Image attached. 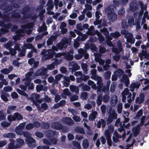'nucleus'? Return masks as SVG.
I'll use <instances>...</instances> for the list:
<instances>
[{
	"label": "nucleus",
	"mask_w": 149,
	"mask_h": 149,
	"mask_svg": "<svg viewBox=\"0 0 149 149\" xmlns=\"http://www.w3.org/2000/svg\"><path fill=\"white\" fill-rule=\"evenodd\" d=\"M16 91L20 95L26 97H27L28 96V95L26 93L19 89H16Z\"/></svg>",
	"instance_id": "nucleus-43"
},
{
	"label": "nucleus",
	"mask_w": 149,
	"mask_h": 149,
	"mask_svg": "<svg viewBox=\"0 0 149 149\" xmlns=\"http://www.w3.org/2000/svg\"><path fill=\"white\" fill-rule=\"evenodd\" d=\"M101 32L103 33V35L105 36H108V35L109 34V32L108 30L107 29L105 28H104L103 29H101Z\"/></svg>",
	"instance_id": "nucleus-49"
},
{
	"label": "nucleus",
	"mask_w": 149,
	"mask_h": 149,
	"mask_svg": "<svg viewBox=\"0 0 149 149\" xmlns=\"http://www.w3.org/2000/svg\"><path fill=\"white\" fill-rule=\"evenodd\" d=\"M116 75L118 77H120L124 74V72L121 69H118L116 72Z\"/></svg>",
	"instance_id": "nucleus-46"
},
{
	"label": "nucleus",
	"mask_w": 149,
	"mask_h": 149,
	"mask_svg": "<svg viewBox=\"0 0 149 149\" xmlns=\"http://www.w3.org/2000/svg\"><path fill=\"white\" fill-rule=\"evenodd\" d=\"M108 130H106L105 132H106L107 130L108 131L109 134H111V133H112L114 130V127L113 125H109L108 127Z\"/></svg>",
	"instance_id": "nucleus-51"
},
{
	"label": "nucleus",
	"mask_w": 149,
	"mask_h": 149,
	"mask_svg": "<svg viewBox=\"0 0 149 149\" xmlns=\"http://www.w3.org/2000/svg\"><path fill=\"white\" fill-rule=\"evenodd\" d=\"M80 66L77 63L74 64L72 66V71H74L78 70L80 69Z\"/></svg>",
	"instance_id": "nucleus-52"
},
{
	"label": "nucleus",
	"mask_w": 149,
	"mask_h": 149,
	"mask_svg": "<svg viewBox=\"0 0 149 149\" xmlns=\"http://www.w3.org/2000/svg\"><path fill=\"white\" fill-rule=\"evenodd\" d=\"M123 105L122 103H119L117 107V111L118 113H120L122 112Z\"/></svg>",
	"instance_id": "nucleus-59"
},
{
	"label": "nucleus",
	"mask_w": 149,
	"mask_h": 149,
	"mask_svg": "<svg viewBox=\"0 0 149 149\" xmlns=\"http://www.w3.org/2000/svg\"><path fill=\"white\" fill-rule=\"evenodd\" d=\"M14 114L15 121L16 120H19L22 119L23 118L22 116L18 112L15 113Z\"/></svg>",
	"instance_id": "nucleus-31"
},
{
	"label": "nucleus",
	"mask_w": 149,
	"mask_h": 149,
	"mask_svg": "<svg viewBox=\"0 0 149 149\" xmlns=\"http://www.w3.org/2000/svg\"><path fill=\"white\" fill-rule=\"evenodd\" d=\"M16 144H15L16 148H19L22 147L24 144V141L21 138H17L16 140Z\"/></svg>",
	"instance_id": "nucleus-13"
},
{
	"label": "nucleus",
	"mask_w": 149,
	"mask_h": 149,
	"mask_svg": "<svg viewBox=\"0 0 149 149\" xmlns=\"http://www.w3.org/2000/svg\"><path fill=\"white\" fill-rule=\"evenodd\" d=\"M50 143L52 144H53L54 145L57 144V140L56 138L53 137L52 138H50L49 139Z\"/></svg>",
	"instance_id": "nucleus-61"
},
{
	"label": "nucleus",
	"mask_w": 149,
	"mask_h": 149,
	"mask_svg": "<svg viewBox=\"0 0 149 149\" xmlns=\"http://www.w3.org/2000/svg\"><path fill=\"white\" fill-rule=\"evenodd\" d=\"M47 5L48 6L47 8V10H53L54 7V5L52 0H49Z\"/></svg>",
	"instance_id": "nucleus-24"
},
{
	"label": "nucleus",
	"mask_w": 149,
	"mask_h": 149,
	"mask_svg": "<svg viewBox=\"0 0 149 149\" xmlns=\"http://www.w3.org/2000/svg\"><path fill=\"white\" fill-rule=\"evenodd\" d=\"M111 73L110 71H107L104 74V78L106 79H109L111 77Z\"/></svg>",
	"instance_id": "nucleus-53"
},
{
	"label": "nucleus",
	"mask_w": 149,
	"mask_h": 149,
	"mask_svg": "<svg viewBox=\"0 0 149 149\" xmlns=\"http://www.w3.org/2000/svg\"><path fill=\"white\" fill-rule=\"evenodd\" d=\"M121 49H122V48H120L119 47V50L116 48H115L112 50L113 52H114L116 54L113 56V60L116 62H118L120 59V56L119 54L121 52Z\"/></svg>",
	"instance_id": "nucleus-4"
},
{
	"label": "nucleus",
	"mask_w": 149,
	"mask_h": 149,
	"mask_svg": "<svg viewBox=\"0 0 149 149\" xmlns=\"http://www.w3.org/2000/svg\"><path fill=\"white\" fill-rule=\"evenodd\" d=\"M31 100L32 101L33 104H34L37 108L38 111H40L41 110V107L39 104H38L36 100L33 97H31Z\"/></svg>",
	"instance_id": "nucleus-35"
},
{
	"label": "nucleus",
	"mask_w": 149,
	"mask_h": 149,
	"mask_svg": "<svg viewBox=\"0 0 149 149\" xmlns=\"http://www.w3.org/2000/svg\"><path fill=\"white\" fill-rule=\"evenodd\" d=\"M0 72L2 74H6L10 73V71L8 69L3 68L1 70Z\"/></svg>",
	"instance_id": "nucleus-62"
},
{
	"label": "nucleus",
	"mask_w": 149,
	"mask_h": 149,
	"mask_svg": "<svg viewBox=\"0 0 149 149\" xmlns=\"http://www.w3.org/2000/svg\"><path fill=\"white\" fill-rule=\"evenodd\" d=\"M102 97V101L105 103L108 102L110 100V97L107 95H104Z\"/></svg>",
	"instance_id": "nucleus-48"
},
{
	"label": "nucleus",
	"mask_w": 149,
	"mask_h": 149,
	"mask_svg": "<svg viewBox=\"0 0 149 149\" xmlns=\"http://www.w3.org/2000/svg\"><path fill=\"white\" fill-rule=\"evenodd\" d=\"M64 57L67 60L71 61L73 58V56L69 52L64 53Z\"/></svg>",
	"instance_id": "nucleus-20"
},
{
	"label": "nucleus",
	"mask_w": 149,
	"mask_h": 149,
	"mask_svg": "<svg viewBox=\"0 0 149 149\" xmlns=\"http://www.w3.org/2000/svg\"><path fill=\"white\" fill-rule=\"evenodd\" d=\"M82 146L85 149L87 148L88 147L89 143L87 139H85L83 141L82 143Z\"/></svg>",
	"instance_id": "nucleus-45"
},
{
	"label": "nucleus",
	"mask_w": 149,
	"mask_h": 149,
	"mask_svg": "<svg viewBox=\"0 0 149 149\" xmlns=\"http://www.w3.org/2000/svg\"><path fill=\"white\" fill-rule=\"evenodd\" d=\"M63 76V75L61 74H58L55 76V81L58 83V81L60 80L61 78Z\"/></svg>",
	"instance_id": "nucleus-54"
},
{
	"label": "nucleus",
	"mask_w": 149,
	"mask_h": 149,
	"mask_svg": "<svg viewBox=\"0 0 149 149\" xmlns=\"http://www.w3.org/2000/svg\"><path fill=\"white\" fill-rule=\"evenodd\" d=\"M110 35L115 39H117L121 36L120 33L118 31H115L114 33H111Z\"/></svg>",
	"instance_id": "nucleus-26"
},
{
	"label": "nucleus",
	"mask_w": 149,
	"mask_h": 149,
	"mask_svg": "<svg viewBox=\"0 0 149 149\" xmlns=\"http://www.w3.org/2000/svg\"><path fill=\"white\" fill-rule=\"evenodd\" d=\"M97 36H98V39L100 42H102L104 40V38L102 34L98 31H97L96 33Z\"/></svg>",
	"instance_id": "nucleus-36"
},
{
	"label": "nucleus",
	"mask_w": 149,
	"mask_h": 149,
	"mask_svg": "<svg viewBox=\"0 0 149 149\" xmlns=\"http://www.w3.org/2000/svg\"><path fill=\"white\" fill-rule=\"evenodd\" d=\"M97 115V113L96 111H94L92 112L91 114L88 116V120L90 121L94 120Z\"/></svg>",
	"instance_id": "nucleus-19"
},
{
	"label": "nucleus",
	"mask_w": 149,
	"mask_h": 149,
	"mask_svg": "<svg viewBox=\"0 0 149 149\" xmlns=\"http://www.w3.org/2000/svg\"><path fill=\"white\" fill-rule=\"evenodd\" d=\"M117 113L114 110H113L112 112L109 114L106 122L107 125L111 123L114 119H116L117 118Z\"/></svg>",
	"instance_id": "nucleus-3"
},
{
	"label": "nucleus",
	"mask_w": 149,
	"mask_h": 149,
	"mask_svg": "<svg viewBox=\"0 0 149 149\" xmlns=\"http://www.w3.org/2000/svg\"><path fill=\"white\" fill-rule=\"evenodd\" d=\"M113 8H111L110 6H109L108 7L105 8L104 10V12L107 14V16L108 15H109L111 14V13L113 12Z\"/></svg>",
	"instance_id": "nucleus-23"
},
{
	"label": "nucleus",
	"mask_w": 149,
	"mask_h": 149,
	"mask_svg": "<svg viewBox=\"0 0 149 149\" xmlns=\"http://www.w3.org/2000/svg\"><path fill=\"white\" fill-rule=\"evenodd\" d=\"M26 49L22 48V50H21V51H19L20 52L18 54V56L19 57L24 56L25 55Z\"/></svg>",
	"instance_id": "nucleus-47"
},
{
	"label": "nucleus",
	"mask_w": 149,
	"mask_h": 149,
	"mask_svg": "<svg viewBox=\"0 0 149 149\" xmlns=\"http://www.w3.org/2000/svg\"><path fill=\"white\" fill-rule=\"evenodd\" d=\"M35 135L37 137L40 138H42L44 136L43 133L39 132H36L35 133Z\"/></svg>",
	"instance_id": "nucleus-60"
},
{
	"label": "nucleus",
	"mask_w": 149,
	"mask_h": 149,
	"mask_svg": "<svg viewBox=\"0 0 149 149\" xmlns=\"http://www.w3.org/2000/svg\"><path fill=\"white\" fill-rule=\"evenodd\" d=\"M31 8L28 6H27L24 7L22 9V11L20 10V13L23 15L22 19H29L31 17V15L29 13L30 12Z\"/></svg>",
	"instance_id": "nucleus-1"
},
{
	"label": "nucleus",
	"mask_w": 149,
	"mask_h": 149,
	"mask_svg": "<svg viewBox=\"0 0 149 149\" xmlns=\"http://www.w3.org/2000/svg\"><path fill=\"white\" fill-rule=\"evenodd\" d=\"M47 72V70L46 68L44 67L41 69H38L35 73L33 76H43L46 75Z\"/></svg>",
	"instance_id": "nucleus-7"
},
{
	"label": "nucleus",
	"mask_w": 149,
	"mask_h": 149,
	"mask_svg": "<svg viewBox=\"0 0 149 149\" xmlns=\"http://www.w3.org/2000/svg\"><path fill=\"white\" fill-rule=\"evenodd\" d=\"M70 42V41L68 39H63L60 42L57 44L56 46L59 49L62 50L63 48H66Z\"/></svg>",
	"instance_id": "nucleus-2"
},
{
	"label": "nucleus",
	"mask_w": 149,
	"mask_h": 149,
	"mask_svg": "<svg viewBox=\"0 0 149 149\" xmlns=\"http://www.w3.org/2000/svg\"><path fill=\"white\" fill-rule=\"evenodd\" d=\"M10 143L8 145V149H16L15 145V140L13 139H9Z\"/></svg>",
	"instance_id": "nucleus-16"
},
{
	"label": "nucleus",
	"mask_w": 149,
	"mask_h": 149,
	"mask_svg": "<svg viewBox=\"0 0 149 149\" xmlns=\"http://www.w3.org/2000/svg\"><path fill=\"white\" fill-rule=\"evenodd\" d=\"M130 10L132 12L136 11L138 9V6L137 2L136 1H132L129 6Z\"/></svg>",
	"instance_id": "nucleus-8"
},
{
	"label": "nucleus",
	"mask_w": 149,
	"mask_h": 149,
	"mask_svg": "<svg viewBox=\"0 0 149 149\" xmlns=\"http://www.w3.org/2000/svg\"><path fill=\"white\" fill-rule=\"evenodd\" d=\"M75 132L78 133L84 134L85 133V131L83 128L79 127H76L74 129Z\"/></svg>",
	"instance_id": "nucleus-30"
},
{
	"label": "nucleus",
	"mask_w": 149,
	"mask_h": 149,
	"mask_svg": "<svg viewBox=\"0 0 149 149\" xmlns=\"http://www.w3.org/2000/svg\"><path fill=\"white\" fill-rule=\"evenodd\" d=\"M70 91L72 92H74L76 93H77L79 92V90L78 87H77L76 86L72 85L70 86Z\"/></svg>",
	"instance_id": "nucleus-34"
},
{
	"label": "nucleus",
	"mask_w": 149,
	"mask_h": 149,
	"mask_svg": "<svg viewBox=\"0 0 149 149\" xmlns=\"http://www.w3.org/2000/svg\"><path fill=\"white\" fill-rule=\"evenodd\" d=\"M106 122L103 119H101L98 120L97 123V127L98 128H100L101 127L104 128L105 127Z\"/></svg>",
	"instance_id": "nucleus-14"
},
{
	"label": "nucleus",
	"mask_w": 149,
	"mask_h": 149,
	"mask_svg": "<svg viewBox=\"0 0 149 149\" xmlns=\"http://www.w3.org/2000/svg\"><path fill=\"white\" fill-rule=\"evenodd\" d=\"M42 128L45 129H49L50 127L49 124L48 123H43L41 125Z\"/></svg>",
	"instance_id": "nucleus-44"
},
{
	"label": "nucleus",
	"mask_w": 149,
	"mask_h": 149,
	"mask_svg": "<svg viewBox=\"0 0 149 149\" xmlns=\"http://www.w3.org/2000/svg\"><path fill=\"white\" fill-rule=\"evenodd\" d=\"M89 33L91 35H95L96 34L97 31L94 30V27L93 26H91L90 27L89 29H88Z\"/></svg>",
	"instance_id": "nucleus-33"
},
{
	"label": "nucleus",
	"mask_w": 149,
	"mask_h": 149,
	"mask_svg": "<svg viewBox=\"0 0 149 149\" xmlns=\"http://www.w3.org/2000/svg\"><path fill=\"white\" fill-rule=\"evenodd\" d=\"M84 82L81 83L80 84L78 85L79 88H81L84 91H88L91 89V87L87 85H84Z\"/></svg>",
	"instance_id": "nucleus-17"
},
{
	"label": "nucleus",
	"mask_w": 149,
	"mask_h": 149,
	"mask_svg": "<svg viewBox=\"0 0 149 149\" xmlns=\"http://www.w3.org/2000/svg\"><path fill=\"white\" fill-rule=\"evenodd\" d=\"M9 50L10 51V54L12 56H14L17 54V52L13 48H10Z\"/></svg>",
	"instance_id": "nucleus-64"
},
{
	"label": "nucleus",
	"mask_w": 149,
	"mask_h": 149,
	"mask_svg": "<svg viewBox=\"0 0 149 149\" xmlns=\"http://www.w3.org/2000/svg\"><path fill=\"white\" fill-rule=\"evenodd\" d=\"M128 23L129 25L130 26H132L133 25H135L134 19L132 15H130L128 20Z\"/></svg>",
	"instance_id": "nucleus-25"
},
{
	"label": "nucleus",
	"mask_w": 149,
	"mask_h": 149,
	"mask_svg": "<svg viewBox=\"0 0 149 149\" xmlns=\"http://www.w3.org/2000/svg\"><path fill=\"white\" fill-rule=\"evenodd\" d=\"M26 141L29 146L31 147H35L36 146V141L32 137H30L27 139H26Z\"/></svg>",
	"instance_id": "nucleus-11"
},
{
	"label": "nucleus",
	"mask_w": 149,
	"mask_h": 149,
	"mask_svg": "<svg viewBox=\"0 0 149 149\" xmlns=\"http://www.w3.org/2000/svg\"><path fill=\"white\" fill-rule=\"evenodd\" d=\"M34 127V125L32 123H30L27 124L25 126L26 129L28 130H29L33 129Z\"/></svg>",
	"instance_id": "nucleus-50"
},
{
	"label": "nucleus",
	"mask_w": 149,
	"mask_h": 149,
	"mask_svg": "<svg viewBox=\"0 0 149 149\" xmlns=\"http://www.w3.org/2000/svg\"><path fill=\"white\" fill-rule=\"evenodd\" d=\"M3 90L6 92H10L13 90L12 88L10 86H5L3 88Z\"/></svg>",
	"instance_id": "nucleus-55"
},
{
	"label": "nucleus",
	"mask_w": 149,
	"mask_h": 149,
	"mask_svg": "<svg viewBox=\"0 0 149 149\" xmlns=\"http://www.w3.org/2000/svg\"><path fill=\"white\" fill-rule=\"evenodd\" d=\"M143 114V110L142 109H140L137 113L136 115L134 117V120H138L140 119L141 117Z\"/></svg>",
	"instance_id": "nucleus-21"
},
{
	"label": "nucleus",
	"mask_w": 149,
	"mask_h": 149,
	"mask_svg": "<svg viewBox=\"0 0 149 149\" xmlns=\"http://www.w3.org/2000/svg\"><path fill=\"white\" fill-rule=\"evenodd\" d=\"M36 89L37 92H39L42 91H46L45 88L42 85H37L36 86Z\"/></svg>",
	"instance_id": "nucleus-41"
},
{
	"label": "nucleus",
	"mask_w": 149,
	"mask_h": 149,
	"mask_svg": "<svg viewBox=\"0 0 149 149\" xmlns=\"http://www.w3.org/2000/svg\"><path fill=\"white\" fill-rule=\"evenodd\" d=\"M9 8V10H12V6L7 3L6 0H3L0 5V9L3 10H6Z\"/></svg>",
	"instance_id": "nucleus-5"
},
{
	"label": "nucleus",
	"mask_w": 149,
	"mask_h": 149,
	"mask_svg": "<svg viewBox=\"0 0 149 149\" xmlns=\"http://www.w3.org/2000/svg\"><path fill=\"white\" fill-rule=\"evenodd\" d=\"M6 115V113L4 112L3 110L0 111V121L5 119Z\"/></svg>",
	"instance_id": "nucleus-38"
},
{
	"label": "nucleus",
	"mask_w": 149,
	"mask_h": 149,
	"mask_svg": "<svg viewBox=\"0 0 149 149\" xmlns=\"http://www.w3.org/2000/svg\"><path fill=\"white\" fill-rule=\"evenodd\" d=\"M46 134L47 136L49 138L54 136L56 134V131L49 130L47 131Z\"/></svg>",
	"instance_id": "nucleus-29"
},
{
	"label": "nucleus",
	"mask_w": 149,
	"mask_h": 149,
	"mask_svg": "<svg viewBox=\"0 0 149 149\" xmlns=\"http://www.w3.org/2000/svg\"><path fill=\"white\" fill-rule=\"evenodd\" d=\"M81 67L84 73L86 74L88 73V65L86 63H82L81 64Z\"/></svg>",
	"instance_id": "nucleus-37"
},
{
	"label": "nucleus",
	"mask_w": 149,
	"mask_h": 149,
	"mask_svg": "<svg viewBox=\"0 0 149 149\" xmlns=\"http://www.w3.org/2000/svg\"><path fill=\"white\" fill-rule=\"evenodd\" d=\"M4 22H9L10 21L11 18L10 16L5 15L1 17Z\"/></svg>",
	"instance_id": "nucleus-40"
},
{
	"label": "nucleus",
	"mask_w": 149,
	"mask_h": 149,
	"mask_svg": "<svg viewBox=\"0 0 149 149\" xmlns=\"http://www.w3.org/2000/svg\"><path fill=\"white\" fill-rule=\"evenodd\" d=\"M9 96V95L6 93H3L1 95V98L2 100L4 102H8V97Z\"/></svg>",
	"instance_id": "nucleus-27"
},
{
	"label": "nucleus",
	"mask_w": 149,
	"mask_h": 149,
	"mask_svg": "<svg viewBox=\"0 0 149 149\" xmlns=\"http://www.w3.org/2000/svg\"><path fill=\"white\" fill-rule=\"evenodd\" d=\"M132 35L127 37V42L130 43L132 44H134L135 42V40L134 38H132Z\"/></svg>",
	"instance_id": "nucleus-32"
},
{
	"label": "nucleus",
	"mask_w": 149,
	"mask_h": 149,
	"mask_svg": "<svg viewBox=\"0 0 149 149\" xmlns=\"http://www.w3.org/2000/svg\"><path fill=\"white\" fill-rule=\"evenodd\" d=\"M118 100L116 95L113 96L111 98L110 103L112 106H114L118 102Z\"/></svg>",
	"instance_id": "nucleus-22"
},
{
	"label": "nucleus",
	"mask_w": 149,
	"mask_h": 149,
	"mask_svg": "<svg viewBox=\"0 0 149 149\" xmlns=\"http://www.w3.org/2000/svg\"><path fill=\"white\" fill-rule=\"evenodd\" d=\"M3 136L4 137L9 138V139H13L15 138V134L13 133H9L4 134Z\"/></svg>",
	"instance_id": "nucleus-28"
},
{
	"label": "nucleus",
	"mask_w": 149,
	"mask_h": 149,
	"mask_svg": "<svg viewBox=\"0 0 149 149\" xmlns=\"http://www.w3.org/2000/svg\"><path fill=\"white\" fill-rule=\"evenodd\" d=\"M16 106H11L8 107L7 110V113L8 114H10L12 111L14 110Z\"/></svg>",
	"instance_id": "nucleus-39"
},
{
	"label": "nucleus",
	"mask_w": 149,
	"mask_h": 149,
	"mask_svg": "<svg viewBox=\"0 0 149 149\" xmlns=\"http://www.w3.org/2000/svg\"><path fill=\"white\" fill-rule=\"evenodd\" d=\"M34 23L32 22L29 23L24 26V27L25 28H32L34 26Z\"/></svg>",
	"instance_id": "nucleus-58"
},
{
	"label": "nucleus",
	"mask_w": 149,
	"mask_h": 149,
	"mask_svg": "<svg viewBox=\"0 0 149 149\" xmlns=\"http://www.w3.org/2000/svg\"><path fill=\"white\" fill-rule=\"evenodd\" d=\"M102 95L100 94L97 96V103L98 105L100 106L102 104Z\"/></svg>",
	"instance_id": "nucleus-42"
},
{
	"label": "nucleus",
	"mask_w": 149,
	"mask_h": 149,
	"mask_svg": "<svg viewBox=\"0 0 149 149\" xmlns=\"http://www.w3.org/2000/svg\"><path fill=\"white\" fill-rule=\"evenodd\" d=\"M1 124L3 127H7L10 125V123L6 121H3L1 123Z\"/></svg>",
	"instance_id": "nucleus-63"
},
{
	"label": "nucleus",
	"mask_w": 149,
	"mask_h": 149,
	"mask_svg": "<svg viewBox=\"0 0 149 149\" xmlns=\"http://www.w3.org/2000/svg\"><path fill=\"white\" fill-rule=\"evenodd\" d=\"M108 18L111 22H113L116 20L117 18V14L113 12L111 14L108 15L107 16Z\"/></svg>",
	"instance_id": "nucleus-18"
},
{
	"label": "nucleus",
	"mask_w": 149,
	"mask_h": 149,
	"mask_svg": "<svg viewBox=\"0 0 149 149\" xmlns=\"http://www.w3.org/2000/svg\"><path fill=\"white\" fill-rule=\"evenodd\" d=\"M40 12L39 13V15L40 16V19L41 20V17L43 18L44 16V14L46 12V10L45 8L42 9V10L39 11Z\"/></svg>",
	"instance_id": "nucleus-57"
},
{
	"label": "nucleus",
	"mask_w": 149,
	"mask_h": 149,
	"mask_svg": "<svg viewBox=\"0 0 149 149\" xmlns=\"http://www.w3.org/2000/svg\"><path fill=\"white\" fill-rule=\"evenodd\" d=\"M72 143L74 147L79 149L81 148V147L80 144L78 142L75 141H72Z\"/></svg>",
	"instance_id": "nucleus-56"
},
{
	"label": "nucleus",
	"mask_w": 149,
	"mask_h": 149,
	"mask_svg": "<svg viewBox=\"0 0 149 149\" xmlns=\"http://www.w3.org/2000/svg\"><path fill=\"white\" fill-rule=\"evenodd\" d=\"M140 125H138L136 127H134L132 129L134 137L137 136L140 133Z\"/></svg>",
	"instance_id": "nucleus-15"
},
{
	"label": "nucleus",
	"mask_w": 149,
	"mask_h": 149,
	"mask_svg": "<svg viewBox=\"0 0 149 149\" xmlns=\"http://www.w3.org/2000/svg\"><path fill=\"white\" fill-rule=\"evenodd\" d=\"M52 127L53 129L57 130H60L63 128V126L59 122H54L52 123Z\"/></svg>",
	"instance_id": "nucleus-9"
},
{
	"label": "nucleus",
	"mask_w": 149,
	"mask_h": 149,
	"mask_svg": "<svg viewBox=\"0 0 149 149\" xmlns=\"http://www.w3.org/2000/svg\"><path fill=\"white\" fill-rule=\"evenodd\" d=\"M62 121L69 126H72L74 124L72 120L70 117H65L62 119Z\"/></svg>",
	"instance_id": "nucleus-10"
},
{
	"label": "nucleus",
	"mask_w": 149,
	"mask_h": 149,
	"mask_svg": "<svg viewBox=\"0 0 149 149\" xmlns=\"http://www.w3.org/2000/svg\"><path fill=\"white\" fill-rule=\"evenodd\" d=\"M10 13L11 14V18L18 19L20 18L21 17L20 10H14L12 11Z\"/></svg>",
	"instance_id": "nucleus-6"
},
{
	"label": "nucleus",
	"mask_w": 149,
	"mask_h": 149,
	"mask_svg": "<svg viewBox=\"0 0 149 149\" xmlns=\"http://www.w3.org/2000/svg\"><path fill=\"white\" fill-rule=\"evenodd\" d=\"M105 136L107 141V143L109 146H111L112 145V141L111 139V134H109L108 131L105 132Z\"/></svg>",
	"instance_id": "nucleus-12"
}]
</instances>
